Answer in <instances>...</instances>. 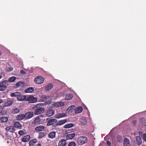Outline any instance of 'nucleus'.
<instances>
[{
    "instance_id": "c85d7f7f",
    "label": "nucleus",
    "mask_w": 146,
    "mask_h": 146,
    "mask_svg": "<svg viewBox=\"0 0 146 146\" xmlns=\"http://www.w3.org/2000/svg\"><path fill=\"white\" fill-rule=\"evenodd\" d=\"M50 96H46V95H42L40 98L42 101L44 102L46 101L47 99L49 98Z\"/></svg>"
},
{
    "instance_id": "4c0bfd02",
    "label": "nucleus",
    "mask_w": 146,
    "mask_h": 146,
    "mask_svg": "<svg viewBox=\"0 0 146 146\" xmlns=\"http://www.w3.org/2000/svg\"><path fill=\"white\" fill-rule=\"evenodd\" d=\"M64 103L63 102H57L56 105L57 107H61L64 106Z\"/></svg>"
},
{
    "instance_id": "cd10ccee",
    "label": "nucleus",
    "mask_w": 146,
    "mask_h": 146,
    "mask_svg": "<svg viewBox=\"0 0 146 146\" xmlns=\"http://www.w3.org/2000/svg\"><path fill=\"white\" fill-rule=\"evenodd\" d=\"M21 93L19 92H16L14 93H11L10 96L11 97H17L20 95Z\"/></svg>"
},
{
    "instance_id": "2eb2a0df",
    "label": "nucleus",
    "mask_w": 146,
    "mask_h": 146,
    "mask_svg": "<svg viewBox=\"0 0 146 146\" xmlns=\"http://www.w3.org/2000/svg\"><path fill=\"white\" fill-rule=\"evenodd\" d=\"M25 118V115L24 114H21L17 115L16 117V119L19 121H21Z\"/></svg>"
},
{
    "instance_id": "7c9ffc66",
    "label": "nucleus",
    "mask_w": 146,
    "mask_h": 146,
    "mask_svg": "<svg viewBox=\"0 0 146 146\" xmlns=\"http://www.w3.org/2000/svg\"><path fill=\"white\" fill-rule=\"evenodd\" d=\"M73 97V95L72 94H69L66 96L65 99L66 100H69L72 99Z\"/></svg>"
},
{
    "instance_id": "864d4df0",
    "label": "nucleus",
    "mask_w": 146,
    "mask_h": 146,
    "mask_svg": "<svg viewBox=\"0 0 146 146\" xmlns=\"http://www.w3.org/2000/svg\"><path fill=\"white\" fill-rule=\"evenodd\" d=\"M2 78V76L1 75H0V79H1Z\"/></svg>"
},
{
    "instance_id": "49530a36",
    "label": "nucleus",
    "mask_w": 146,
    "mask_h": 146,
    "mask_svg": "<svg viewBox=\"0 0 146 146\" xmlns=\"http://www.w3.org/2000/svg\"><path fill=\"white\" fill-rule=\"evenodd\" d=\"M143 139L146 142V133H145L143 135Z\"/></svg>"
},
{
    "instance_id": "c9c22d12",
    "label": "nucleus",
    "mask_w": 146,
    "mask_h": 146,
    "mask_svg": "<svg viewBox=\"0 0 146 146\" xmlns=\"http://www.w3.org/2000/svg\"><path fill=\"white\" fill-rule=\"evenodd\" d=\"M39 116H38L35 118L34 121L35 123H37L40 122L41 119L39 118Z\"/></svg>"
},
{
    "instance_id": "603ef678",
    "label": "nucleus",
    "mask_w": 146,
    "mask_h": 146,
    "mask_svg": "<svg viewBox=\"0 0 146 146\" xmlns=\"http://www.w3.org/2000/svg\"><path fill=\"white\" fill-rule=\"evenodd\" d=\"M2 55V53L0 51V56Z\"/></svg>"
},
{
    "instance_id": "ea45409f",
    "label": "nucleus",
    "mask_w": 146,
    "mask_h": 146,
    "mask_svg": "<svg viewBox=\"0 0 146 146\" xmlns=\"http://www.w3.org/2000/svg\"><path fill=\"white\" fill-rule=\"evenodd\" d=\"M45 135V133L44 132H40L39 134L38 138L40 139L43 137Z\"/></svg>"
},
{
    "instance_id": "dca6fc26",
    "label": "nucleus",
    "mask_w": 146,
    "mask_h": 146,
    "mask_svg": "<svg viewBox=\"0 0 146 146\" xmlns=\"http://www.w3.org/2000/svg\"><path fill=\"white\" fill-rule=\"evenodd\" d=\"M53 87V85L50 83L48 84L45 87V89L46 91H48L52 89Z\"/></svg>"
},
{
    "instance_id": "c03bdc74",
    "label": "nucleus",
    "mask_w": 146,
    "mask_h": 146,
    "mask_svg": "<svg viewBox=\"0 0 146 146\" xmlns=\"http://www.w3.org/2000/svg\"><path fill=\"white\" fill-rule=\"evenodd\" d=\"M36 105H38V107H42V106H44V104L43 103H39Z\"/></svg>"
},
{
    "instance_id": "3c124183",
    "label": "nucleus",
    "mask_w": 146,
    "mask_h": 146,
    "mask_svg": "<svg viewBox=\"0 0 146 146\" xmlns=\"http://www.w3.org/2000/svg\"><path fill=\"white\" fill-rule=\"evenodd\" d=\"M36 146H41V145L40 144H38Z\"/></svg>"
},
{
    "instance_id": "8fccbe9b",
    "label": "nucleus",
    "mask_w": 146,
    "mask_h": 146,
    "mask_svg": "<svg viewBox=\"0 0 146 146\" xmlns=\"http://www.w3.org/2000/svg\"><path fill=\"white\" fill-rule=\"evenodd\" d=\"M3 102V100L2 99H0V104L1 103Z\"/></svg>"
},
{
    "instance_id": "ddd939ff",
    "label": "nucleus",
    "mask_w": 146,
    "mask_h": 146,
    "mask_svg": "<svg viewBox=\"0 0 146 146\" xmlns=\"http://www.w3.org/2000/svg\"><path fill=\"white\" fill-rule=\"evenodd\" d=\"M66 144V140L64 139H62L59 142L58 146H65Z\"/></svg>"
},
{
    "instance_id": "9d476101",
    "label": "nucleus",
    "mask_w": 146,
    "mask_h": 146,
    "mask_svg": "<svg viewBox=\"0 0 146 146\" xmlns=\"http://www.w3.org/2000/svg\"><path fill=\"white\" fill-rule=\"evenodd\" d=\"M14 127L19 129H21L22 127V124L19 122H15L13 124Z\"/></svg>"
},
{
    "instance_id": "a19ab883",
    "label": "nucleus",
    "mask_w": 146,
    "mask_h": 146,
    "mask_svg": "<svg viewBox=\"0 0 146 146\" xmlns=\"http://www.w3.org/2000/svg\"><path fill=\"white\" fill-rule=\"evenodd\" d=\"M24 83V82L23 81H19L16 84L17 87H19L21 86V84H23Z\"/></svg>"
},
{
    "instance_id": "aec40b11",
    "label": "nucleus",
    "mask_w": 146,
    "mask_h": 146,
    "mask_svg": "<svg viewBox=\"0 0 146 146\" xmlns=\"http://www.w3.org/2000/svg\"><path fill=\"white\" fill-rule=\"evenodd\" d=\"M20 111V110L17 108H16L12 109L11 113L12 114H14L19 113Z\"/></svg>"
},
{
    "instance_id": "2f4dec72",
    "label": "nucleus",
    "mask_w": 146,
    "mask_h": 146,
    "mask_svg": "<svg viewBox=\"0 0 146 146\" xmlns=\"http://www.w3.org/2000/svg\"><path fill=\"white\" fill-rule=\"evenodd\" d=\"M66 116V114L64 113H60L58 114L56 118L57 119L65 117Z\"/></svg>"
},
{
    "instance_id": "e433bc0d",
    "label": "nucleus",
    "mask_w": 146,
    "mask_h": 146,
    "mask_svg": "<svg viewBox=\"0 0 146 146\" xmlns=\"http://www.w3.org/2000/svg\"><path fill=\"white\" fill-rule=\"evenodd\" d=\"M26 131L25 129H24L23 130L19 131L18 132V134L22 136L26 134Z\"/></svg>"
},
{
    "instance_id": "a18cd8bd",
    "label": "nucleus",
    "mask_w": 146,
    "mask_h": 146,
    "mask_svg": "<svg viewBox=\"0 0 146 146\" xmlns=\"http://www.w3.org/2000/svg\"><path fill=\"white\" fill-rule=\"evenodd\" d=\"M107 146H111V143L109 141L107 142Z\"/></svg>"
},
{
    "instance_id": "423d86ee",
    "label": "nucleus",
    "mask_w": 146,
    "mask_h": 146,
    "mask_svg": "<svg viewBox=\"0 0 146 146\" xmlns=\"http://www.w3.org/2000/svg\"><path fill=\"white\" fill-rule=\"evenodd\" d=\"M25 119H29L33 117L34 115L33 113L31 111H29L26 113L25 114Z\"/></svg>"
},
{
    "instance_id": "58836bf2",
    "label": "nucleus",
    "mask_w": 146,
    "mask_h": 146,
    "mask_svg": "<svg viewBox=\"0 0 146 146\" xmlns=\"http://www.w3.org/2000/svg\"><path fill=\"white\" fill-rule=\"evenodd\" d=\"M140 122L141 123L142 125L143 126L146 125V121L144 118L141 119Z\"/></svg>"
},
{
    "instance_id": "b1692460",
    "label": "nucleus",
    "mask_w": 146,
    "mask_h": 146,
    "mask_svg": "<svg viewBox=\"0 0 146 146\" xmlns=\"http://www.w3.org/2000/svg\"><path fill=\"white\" fill-rule=\"evenodd\" d=\"M56 136V132L55 131H52L48 134V137L52 139L54 138Z\"/></svg>"
},
{
    "instance_id": "5701e85b",
    "label": "nucleus",
    "mask_w": 146,
    "mask_h": 146,
    "mask_svg": "<svg viewBox=\"0 0 146 146\" xmlns=\"http://www.w3.org/2000/svg\"><path fill=\"white\" fill-rule=\"evenodd\" d=\"M0 120L1 122H6L8 120V117L7 116H3L0 118Z\"/></svg>"
},
{
    "instance_id": "412c9836",
    "label": "nucleus",
    "mask_w": 146,
    "mask_h": 146,
    "mask_svg": "<svg viewBox=\"0 0 146 146\" xmlns=\"http://www.w3.org/2000/svg\"><path fill=\"white\" fill-rule=\"evenodd\" d=\"M75 136V134L74 133H71L68 135L66 136L67 139H72Z\"/></svg>"
},
{
    "instance_id": "393cba45",
    "label": "nucleus",
    "mask_w": 146,
    "mask_h": 146,
    "mask_svg": "<svg viewBox=\"0 0 146 146\" xmlns=\"http://www.w3.org/2000/svg\"><path fill=\"white\" fill-rule=\"evenodd\" d=\"M34 91V89L33 87H30L27 88L25 90V92L26 93H32Z\"/></svg>"
},
{
    "instance_id": "4be33fe9",
    "label": "nucleus",
    "mask_w": 146,
    "mask_h": 146,
    "mask_svg": "<svg viewBox=\"0 0 146 146\" xmlns=\"http://www.w3.org/2000/svg\"><path fill=\"white\" fill-rule=\"evenodd\" d=\"M67 120L64 119L61 120L56 123V125L57 126L61 125L67 122Z\"/></svg>"
},
{
    "instance_id": "6ab92c4d",
    "label": "nucleus",
    "mask_w": 146,
    "mask_h": 146,
    "mask_svg": "<svg viewBox=\"0 0 146 146\" xmlns=\"http://www.w3.org/2000/svg\"><path fill=\"white\" fill-rule=\"evenodd\" d=\"M13 103L12 101L9 100H7V101L5 103L4 106L5 107H9L11 106Z\"/></svg>"
},
{
    "instance_id": "f257e3e1",
    "label": "nucleus",
    "mask_w": 146,
    "mask_h": 146,
    "mask_svg": "<svg viewBox=\"0 0 146 146\" xmlns=\"http://www.w3.org/2000/svg\"><path fill=\"white\" fill-rule=\"evenodd\" d=\"M38 105H36L34 106L32 109L35 110L34 114L36 115L40 114L44 111V108L42 107H38Z\"/></svg>"
},
{
    "instance_id": "20e7f679",
    "label": "nucleus",
    "mask_w": 146,
    "mask_h": 146,
    "mask_svg": "<svg viewBox=\"0 0 146 146\" xmlns=\"http://www.w3.org/2000/svg\"><path fill=\"white\" fill-rule=\"evenodd\" d=\"M34 81L37 84H41L44 82V79L43 77L41 76H38L35 78Z\"/></svg>"
},
{
    "instance_id": "bb28decb",
    "label": "nucleus",
    "mask_w": 146,
    "mask_h": 146,
    "mask_svg": "<svg viewBox=\"0 0 146 146\" xmlns=\"http://www.w3.org/2000/svg\"><path fill=\"white\" fill-rule=\"evenodd\" d=\"M3 106H0V114L1 115H5L6 112L3 110Z\"/></svg>"
},
{
    "instance_id": "7ed1b4c3",
    "label": "nucleus",
    "mask_w": 146,
    "mask_h": 146,
    "mask_svg": "<svg viewBox=\"0 0 146 146\" xmlns=\"http://www.w3.org/2000/svg\"><path fill=\"white\" fill-rule=\"evenodd\" d=\"M87 141V138L84 136H81L79 137L77 140L78 144L80 145L86 143Z\"/></svg>"
},
{
    "instance_id": "f3484780",
    "label": "nucleus",
    "mask_w": 146,
    "mask_h": 146,
    "mask_svg": "<svg viewBox=\"0 0 146 146\" xmlns=\"http://www.w3.org/2000/svg\"><path fill=\"white\" fill-rule=\"evenodd\" d=\"M136 140L137 142V143L139 146L142 144V140L140 137L139 136H137L136 137Z\"/></svg>"
},
{
    "instance_id": "9b49d317",
    "label": "nucleus",
    "mask_w": 146,
    "mask_h": 146,
    "mask_svg": "<svg viewBox=\"0 0 146 146\" xmlns=\"http://www.w3.org/2000/svg\"><path fill=\"white\" fill-rule=\"evenodd\" d=\"M30 139V136L29 135H27L24 136L21 139V141L24 142H27Z\"/></svg>"
},
{
    "instance_id": "09e8293b",
    "label": "nucleus",
    "mask_w": 146,
    "mask_h": 146,
    "mask_svg": "<svg viewBox=\"0 0 146 146\" xmlns=\"http://www.w3.org/2000/svg\"><path fill=\"white\" fill-rule=\"evenodd\" d=\"M137 121L136 120H134L133 121V124L135 125L136 124Z\"/></svg>"
},
{
    "instance_id": "1a4fd4ad",
    "label": "nucleus",
    "mask_w": 146,
    "mask_h": 146,
    "mask_svg": "<svg viewBox=\"0 0 146 146\" xmlns=\"http://www.w3.org/2000/svg\"><path fill=\"white\" fill-rule=\"evenodd\" d=\"M6 130L8 132L14 133L15 131V127L12 126H9L6 128Z\"/></svg>"
},
{
    "instance_id": "39448f33",
    "label": "nucleus",
    "mask_w": 146,
    "mask_h": 146,
    "mask_svg": "<svg viewBox=\"0 0 146 146\" xmlns=\"http://www.w3.org/2000/svg\"><path fill=\"white\" fill-rule=\"evenodd\" d=\"M37 101L36 98L32 96H27L26 101H29L30 103H34L36 102Z\"/></svg>"
},
{
    "instance_id": "a878e982",
    "label": "nucleus",
    "mask_w": 146,
    "mask_h": 146,
    "mask_svg": "<svg viewBox=\"0 0 146 146\" xmlns=\"http://www.w3.org/2000/svg\"><path fill=\"white\" fill-rule=\"evenodd\" d=\"M83 110V108L81 107H78L75 110V112L76 113H81Z\"/></svg>"
},
{
    "instance_id": "79ce46f5",
    "label": "nucleus",
    "mask_w": 146,
    "mask_h": 146,
    "mask_svg": "<svg viewBox=\"0 0 146 146\" xmlns=\"http://www.w3.org/2000/svg\"><path fill=\"white\" fill-rule=\"evenodd\" d=\"M68 146H76V144L74 141L71 142L69 143L68 145Z\"/></svg>"
},
{
    "instance_id": "f8f14e48",
    "label": "nucleus",
    "mask_w": 146,
    "mask_h": 146,
    "mask_svg": "<svg viewBox=\"0 0 146 146\" xmlns=\"http://www.w3.org/2000/svg\"><path fill=\"white\" fill-rule=\"evenodd\" d=\"M54 113V110L49 109L47 110V111L46 113V115L48 117H50L52 116Z\"/></svg>"
},
{
    "instance_id": "0eeeda50",
    "label": "nucleus",
    "mask_w": 146,
    "mask_h": 146,
    "mask_svg": "<svg viewBox=\"0 0 146 146\" xmlns=\"http://www.w3.org/2000/svg\"><path fill=\"white\" fill-rule=\"evenodd\" d=\"M57 121V120L56 119H50L48 121L47 123V126L52 125L56 123Z\"/></svg>"
},
{
    "instance_id": "a211bd4d",
    "label": "nucleus",
    "mask_w": 146,
    "mask_h": 146,
    "mask_svg": "<svg viewBox=\"0 0 146 146\" xmlns=\"http://www.w3.org/2000/svg\"><path fill=\"white\" fill-rule=\"evenodd\" d=\"M123 144L124 146H130V141L127 138H125L123 141Z\"/></svg>"
},
{
    "instance_id": "473e14b6",
    "label": "nucleus",
    "mask_w": 146,
    "mask_h": 146,
    "mask_svg": "<svg viewBox=\"0 0 146 146\" xmlns=\"http://www.w3.org/2000/svg\"><path fill=\"white\" fill-rule=\"evenodd\" d=\"M74 126V125L73 123H69L67 124H66L64 126L65 128H68L73 127Z\"/></svg>"
},
{
    "instance_id": "f03ea898",
    "label": "nucleus",
    "mask_w": 146,
    "mask_h": 146,
    "mask_svg": "<svg viewBox=\"0 0 146 146\" xmlns=\"http://www.w3.org/2000/svg\"><path fill=\"white\" fill-rule=\"evenodd\" d=\"M8 82L7 80H4L0 82V91H4L7 87Z\"/></svg>"
},
{
    "instance_id": "c756f323",
    "label": "nucleus",
    "mask_w": 146,
    "mask_h": 146,
    "mask_svg": "<svg viewBox=\"0 0 146 146\" xmlns=\"http://www.w3.org/2000/svg\"><path fill=\"white\" fill-rule=\"evenodd\" d=\"M80 123L81 125H85L87 123L86 118L84 117L82 118L81 119Z\"/></svg>"
},
{
    "instance_id": "4468645a",
    "label": "nucleus",
    "mask_w": 146,
    "mask_h": 146,
    "mask_svg": "<svg viewBox=\"0 0 146 146\" xmlns=\"http://www.w3.org/2000/svg\"><path fill=\"white\" fill-rule=\"evenodd\" d=\"M45 129L43 125H39L36 127L35 129L36 131H43Z\"/></svg>"
},
{
    "instance_id": "37998d69",
    "label": "nucleus",
    "mask_w": 146,
    "mask_h": 146,
    "mask_svg": "<svg viewBox=\"0 0 146 146\" xmlns=\"http://www.w3.org/2000/svg\"><path fill=\"white\" fill-rule=\"evenodd\" d=\"M13 70V68H12V67H10V68H7V71H8V72H10V71H12Z\"/></svg>"
},
{
    "instance_id": "f704fd0d",
    "label": "nucleus",
    "mask_w": 146,
    "mask_h": 146,
    "mask_svg": "<svg viewBox=\"0 0 146 146\" xmlns=\"http://www.w3.org/2000/svg\"><path fill=\"white\" fill-rule=\"evenodd\" d=\"M16 79V77L15 76H12L8 80V82H14Z\"/></svg>"
},
{
    "instance_id": "de8ad7c7",
    "label": "nucleus",
    "mask_w": 146,
    "mask_h": 146,
    "mask_svg": "<svg viewBox=\"0 0 146 146\" xmlns=\"http://www.w3.org/2000/svg\"><path fill=\"white\" fill-rule=\"evenodd\" d=\"M20 73L22 74H24L26 73L23 70L20 71Z\"/></svg>"
},
{
    "instance_id": "6e6552de",
    "label": "nucleus",
    "mask_w": 146,
    "mask_h": 146,
    "mask_svg": "<svg viewBox=\"0 0 146 146\" xmlns=\"http://www.w3.org/2000/svg\"><path fill=\"white\" fill-rule=\"evenodd\" d=\"M27 98V96L26 95H23L21 94V93H20V95L17 97V100L18 101H21L24 100L26 101V99Z\"/></svg>"
},
{
    "instance_id": "72a5a7b5",
    "label": "nucleus",
    "mask_w": 146,
    "mask_h": 146,
    "mask_svg": "<svg viewBox=\"0 0 146 146\" xmlns=\"http://www.w3.org/2000/svg\"><path fill=\"white\" fill-rule=\"evenodd\" d=\"M37 142V140L36 139L31 140L29 142V145L30 146H33L34 144Z\"/></svg>"
}]
</instances>
